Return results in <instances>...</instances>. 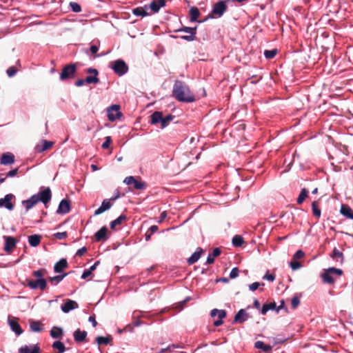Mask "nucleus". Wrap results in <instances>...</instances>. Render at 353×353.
I'll return each instance as SVG.
<instances>
[{"instance_id": "1", "label": "nucleus", "mask_w": 353, "mask_h": 353, "mask_svg": "<svg viewBox=\"0 0 353 353\" xmlns=\"http://www.w3.org/2000/svg\"><path fill=\"white\" fill-rule=\"evenodd\" d=\"M172 96L179 102L192 103L196 101L188 85L184 81L176 80L172 88Z\"/></svg>"}, {"instance_id": "2", "label": "nucleus", "mask_w": 353, "mask_h": 353, "mask_svg": "<svg viewBox=\"0 0 353 353\" xmlns=\"http://www.w3.org/2000/svg\"><path fill=\"white\" fill-rule=\"evenodd\" d=\"M343 271L336 268H329L324 269L323 272L321 274V277L324 283L333 284L336 279L341 276Z\"/></svg>"}, {"instance_id": "3", "label": "nucleus", "mask_w": 353, "mask_h": 353, "mask_svg": "<svg viewBox=\"0 0 353 353\" xmlns=\"http://www.w3.org/2000/svg\"><path fill=\"white\" fill-rule=\"evenodd\" d=\"M174 117L172 114H168L166 117H163L162 112L155 111L150 116L151 123L157 124L160 123L161 128H165L168 125L170 122L173 120Z\"/></svg>"}, {"instance_id": "4", "label": "nucleus", "mask_w": 353, "mask_h": 353, "mask_svg": "<svg viewBox=\"0 0 353 353\" xmlns=\"http://www.w3.org/2000/svg\"><path fill=\"white\" fill-rule=\"evenodd\" d=\"M226 1L221 0L217 3H214L212 10L210 14V17L216 18V17H221L225 11L228 9V6L226 5Z\"/></svg>"}, {"instance_id": "5", "label": "nucleus", "mask_w": 353, "mask_h": 353, "mask_svg": "<svg viewBox=\"0 0 353 353\" xmlns=\"http://www.w3.org/2000/svg\"><path fill=\"white\" fill-rule=\"evenodd\" d=\"M77 63H70L68 65H65L63 68L62 71L60 73V80L63 81L68 79L74 78L77 72Z\"/></svg>"}, {"instance_id": "6", "label": "nucleus", "mask_w": 353, "mask_h": 353, "mask_svg": "<svg viewBox=\"0 0 353 353\" xmlns=\"http://www.w3.org/2000/svg\"><path fill=\"white\" fill-rule=\"evenodd\" d=\"M110 67L113 70L115 74L119 76H123L128 71V66L122 59H117L110 63Z\"/></svg>"}, {"instance_id": "7", "label": "nucleus", "mask_w": 353, "mask_h": 353, "mask_svg": "<svg viewBox=\"0 0 353 353\" xmlns=\"http://www.w3.org/2000/svg\"><path fill=\"white\" fill-rule=\"evenodd\" d=\"M196 28H197L196 26L194 28L183 26L181 28L174 30V32H184L189 33L190 34L189 35L180 36V39H181L183 40L188 41H192L196 38L195 36L196 34Z\"/></svg>"}, {"instance_id": "8", "label": "nucleus", "mask_w": 353, "mask_h": 353, "mask_svg": "<svg viewBox=\"0 0 353 353\" xmlns=\"http://www.w3.org/2000/svg\"><path fill=\"white\" fill-rule=\"evenodd\" d=\"M227 312L225 310L213 309L210 312V316L212 318H214L217 316L218 319L214 321V325L219 327L223 323V319L225 318Z\"/></svg>"}, {"instance_id": "9", "label": "nucleus", "mask_w": 353, "mask_h": 353, "mask_svg": "<svg viewBox=\"0 0 353 353\" xmlns=\"http://www.w3.org/2000/svg\"><path fill=\"white\" fill-rule=\"evenodd\" d=\"M107 113L108 119L111 121H114L122 116V113L120 112V105L117 104L110 106L108 108Z\"/></svg>"}, {"instance_id": "10", "label": "nucleus", "mask_w": 353, "mask_h": 353, "mask_svg": "<svg viewBox=\"0 0 353 353\" xmlns=\"http://www.w3.org/2000/svg\"><path fill=\"white\" fill-rule=\"evenodd\" d=\"M26 285L32 290L39 288L41 290H44L47 286V281L46 279H37L34 281L26 279Z\"/></svg>"}, {"instance_id": "11", "label": "nucleus", "mask_w": 353, "mask_h": 353, "mask_svg": "<svg viewBox=\"0 0 353 353\" xmlns=\"http://www.w3.org/2000/svg\"><path fill=\"white\" fill-rule=\"evenodd\" d=\"M34 195H37L39 202L41 201L45 205H46L51 200L52 197V193L50 188H46L43 190L39 191L37 194H35Z\"/></svg>"}, {"instance_id": "12", "label": "nucleus", "mask_w": 353, "mask_h": 353, "mask_svg": "<svg viewBox=\"0 0 353 353\" xmlns=\"http://www.w3.org/2000/svg\"><path fill=\"white\" fill-rule=\"evenodd\" d=\"M250 318L249 314L246 312V309H241L235 314L233 323H243Z\"/></svg>"}, {"instance_id": "13", "label": "nucleus", "mask_w": 353, "mask_h": 353, "mask_svg": "<svg viewBox=\"0 0 353 353\" xmlns=\"http://www.w3.org/2000/svg\"><path fill=\"white\" fill-rule=\"evenodd\" d=\"M14 198L12 194H8L3 198L0 199V207H4L8 210H12L14 208V205L11 201Z\"/></svg>"}, {"instance_id": "14", "label": "nucleus", "mask_w": 353, "mask_h": 353, "mask_svg": "<svg viewBox=\"0 0 353 353\" xmlns=\"http://www.w3.org/2000/svg\"><path fill=\"white\" fill-rule=\"evenodd\" d=\"M18 353H41V349L38 344L21 346Z\"/></svg>"}, {"instance_id": "15", "label": "nucleus", "mask_w": 353, "mask_h": 353, "mask_svg": "<svg viewBox=\"0 0 353 353\" xmlns=\"http://www.w3.org/2000/svg\"><path fill=\"white\" fill-rule=\"evenodd\" d=\"M78 307V303L75 301L71 299H67L61 307L62 312L64 313H68L71 310L77 309Z\"/></svg>"}, {"instance_id": "16", "label": "nucleus", "mask_w": 353, "mask_h": 353, "mask_svg": "<svg viewBox=\"0 0 353 353\" xmlns=\"http://www.w3.org/2000/svg\"><path fill=\"white\" fill-rule=\"evenodd\" d=\"M70 210V202L68 199H63L59 203L57 213L59 214H67Z\"/></svg>"}, {"instance_id": "17", "label": "nucleus", "mask_w": 353, "mask_h": 353, "mask_svg": "<svg viewBox=\"0 0 353 353\" xmlns=\"http://www.w3.org/2000/svg\"><path fill=\"white\" fill-rule=\"evenodd\" d=\"M8 323L10 325V329L12 332H14L17 336L20 335L23 332V330L21 329L20 325L17 322V319L8 318Z\"/></svg>"}, {"instance_id": "18", "label": "nucleus", "mask_w": 353, "mask_h": 353, "mask_svg": "<svg viewBox=\"0 0 353 353\" xmlns=\"http://www.w3.org/2000/svg\"><path fill=\"white\" fill-rule=\"evenodd\" d=\"M99 82V79L96 77H86L85 79H79L75 82V85L77 87H81L85 83L88 84L90 83H98Z\"/></svg>"}, {"instance_id": "19", "label": "nucleus", "mask_w": 353, "mask_h": 353, "mask_svg": "<svg viewBox=\"0 0 353 353\" xmlns=\"http://www.w3.org/2000/svg\"><path fill=\"white\" fill-rule=\"evenodd\" d=\"M38 202L39 199H37V195L34 194L28 199L23 201L22 205L28 211L33 208L37 203H38Z\"/></svg>"}, {"instance_id": "20", "label": "nucleus", "mask_w": 353, "mask_h": 353, "mask_svg": "<svg viewBox=\"0 0 353 353\" xmlns=\"http://www.w3.org/2000/svg\"><path fill=\"white\" fill-rule=\"evenodd\" d=\"M166 3V0H152L149 7L154 13H157L159 10L164 7Z\"/></svg>"}, {"instance_id": "21", "label": "nucleus", "mask_w": 353, "mask_h": 353, "mask_svg": "<svg viewBox=\"0 0 353 353\" xmlns=\"http://www.w3.org/2000/svg\"><path fill=\"white\" fill-rule=\"evenodd\" d=\"M14 162V156L10 152L3 153L1 157L0 163L4 165H12Z\"/></svg>"}, {"instance_id": "22", "label": "nucleus", "mask_w": 353, "mask_h": 353, "mask_svg": "<svg viewBox=\"0 0 353 353\" xmlns=\"http://www.w3.org/2000/svg\"><path fill=\"white\" fill-rule=\"evenodd\" d=\"M107 231L108 229L105 226L102 227L99 230H98L94 234L96 241L99 242L106 241L108 239L107 236Z\"/></svg>"}, {"instance_id": "23", "label": "nucleus", "mask_w": 353, "mask_h": 353, "mask_svg": "<svg viewBox=\"0 0 353 353\" xmlns=\"http://www.w3.org/2000/svg\"><path fill=\"white\" fill-rule=\"evenodd\" d=\"M6 239L4 250L7 252H10L16 246L17 241L12 236H4Z\"/></svg>"}, {"instance_id": "24", "label": "nucleus", "mask_w": 353, "mask_h": 353, "mask_svg": "<svg viewBox=\"0 0 353 353\" xmlns=\"http://www.w3.org/2000/svg\"><path fill=\"white\" fill-rule=\"evenodd\" d=\"M53 145V142L47 141V140H42L41 144H37L35 146V151L37 152L41 153L43 152L48 149H50Z\"/></svg>"}, {"instance_id": "25", "label": "nucleus", "mask_w": 353, "mask_h": 353, "mask_svg": "<svg viewBox=\"0 0 353 353\" xmlns=\"http://www.w3.org/2000/svg\"><path fill=\"white\" fill-rule=\"evenodd\" d=\"M68 266V261L65 259H61L54 265V271L56 273H61L64 269Z\"/></svg>"}, {"instance_id": "26", "label": "nucleus", "mask_w": 353, "mask_h": 353, "mask_svg": "<svg viewBox=\"0 0 353 353\" xmlns=\"http://www.w3.org/2000/svg\"><path fill=\"white\" fill-rule=\"evenodd\" d=\"M73 336L76 342L81 343L85 340L87 336V332L85 330L81 331L80 329H77L74 332Z\"/></svg>"}, {"instance_id": "27", "label": "nucleus", "mask_w": 353, "mask_h": 353, "mask_svg": "<svg viewBox=\"0 0 353 353\" xmlns=\"http://www.w3.org/2000/svg\"><path fill=\"white\" fill-rule=\"evenodd\" d=\"M112 206V203L110 200L105 199L103 201L101 206L97 209L94 212V215H99L104 212L105 211L109 210Z\"/></svg>"}, {"instance_id": "28", "label": "nucleus", "mask_w": 353, "mask_h": 353, "mask_svg": "<svg viewBox=\"0 0 353 353\" xmlns=\"http://www.w3.org/2000/svg\"><path fill=\"white\" fill-rule=\"evenodd\" d=\"M269 310L275 311L276 312V303L274 301L264 303L261 309V314L265 315Z\"/></svg>"}, {"instance_id": "29", "label": "nucleus", "mask_w": 353, "mask_h": 353, "mask_svg": "<svg viewBox=\"0 0 353 353\" xmlns=\"http://www.w3.org/2000/svg\"><path fill=\"white\" fill-rule=\"evenodd\" d=\"M203 250L201 248H198L196 250L188 259L187 262L188 264H194L196 263L201 256Z\"/></svg>"}, {"instance_id": "30", "label": "nucleus", "mask_w": 353, "mask_h": 353, "mask_svg": "<svg viewBox=\"0 0 353 353\" xmlns=\"http://www.w3.org/2000/svg\"><path fill=\"white\" fill-rule=\"evenodd\" d=\"M63 335V329L60 327L54 326L50 330V336L53 339H61Z\"/></svg>"}, {"instance_id": "31", "label": "nucleus", "mask_w": 353, "mask_h": 353, "mask_svg": "<svg viewBox=\"0 0 353 353\" xmlns=\"http://www.w3.org/2000/svg\"><path fill=\"white\" fill-rule=\"evenodd\" d=\"M331 258L336 261L342 263L343 261V254L336 248L333 249L332 253L330 254Z\"/></svg>"}, {"instance_id": "32", "label": "nucleus", "mask_w": 353, "mask_h": 353, "mask_svg": "<svg viewBox=\"0 0 353 353\" xmlns=\"http://www.w3.org/2000/svg\"><path fill=\"white\" fill-rule=\"evenodd\" d=\"M341 213L346 218L353 219V211L349 206L342 205L341 207Z\"/></svg>"}, {"instance_id": "33", "label": "nucleus", "mask_w": 353, "mask_h": 353, "mask_svg": "<svg viewBox=\"0 0 353 353\" xmlns=\"http://www.w3.org/2000/svg\"><path fill=\"white\" fill-rule=\"evenodd\" d=\"M68 273H63V274L57 275L49 278V282L52 285L56 286L58 285Z\"/></svg>"}, {"instance_id": "34", "label": "nucleus", "mask_w": 353, "mask_h": 353, "mask_svg": "<svg viewBox=\"0 0 353 353\" xmlns=\"http://www.w3.org/2000/svg\"><path fill=\"white\" fill-rule=\"evenodd\" d=\"M190 21L191 22L198 21V18L200 15V12L196 7H192L190 9Z\"/></svg>"}, {"instance_id": "35", "label": "nucleus", "mask_w": 353, "mask_h": 353, "mask_svg": "<svg viewBox=\"0 0 353 353\" xmlns=\"http://www.w3.org/2000/svg\"><path fill=\"white\" fill-rule=\"evenodd\" d=\"M254 347L256 349H261L264 352H270L272 349V345H265L263 341H258L255 342Z\"/></svg>"}, {"instance_id": "36", "label": "nucleus", "mask_w": 353, "mask_h": 353, "mask_svg": "<svg viewBox=\"0 0 353 353\" xmlns=\"http://www.w3.org/2000/svg\"><path fill=\"white\" fill-rule=\"evenodd\" d=\"M41 242V236L33 234L28 236V243L32 247H37Z\"/></svg>"}, {"instance_id": "37", "label": "nucleus", "mask_w": 353, "mask_h": 353, "mask_svg": "<svg viewBox=\"0 0 353 353\" xmlns=\"http://www.w3.org/2000/svg\"><path fill=\"white\" fill-rule=\"evenodd\" d=\"M127 219V216L125 214H121L118 218L115 220L111 221L110 223V228L114 230L116 225H121L124 221Z\"/></svg>"}, {"instance_id": "38", "label": "nucleus", "mask_w": 353, "mask_h": 353, "mask_svg": "<svg viewBox=\"0 0 353 353\" xmlns=\"http://www.w3.org/2000/svg\"><path fill=\"white\" fill-rule=\"evenodd\" d=\"M30 327L31 331L34 332H39L42 330V325L39 321H31L30 322Z\"/></svg>"}, {"instance_id": "39", "label": "nucleus", "mask_w": 353, "mask_h": 353, "mask_svg": "<svg viewBox=\"0 0 353 353\" xmlns=\"http://www.w3.org/2000/svg\"><path fill=\"white\" fill-rule=\"evenodd\" d=\"M52 347L53 349L57 350L59 353H63L65 351V345L60 341H54L52 343Z\"/></svg>"}, {"instance_id": "40", "label": "nucleus", "mask_w": 353, "mask_h": 353, "mask_svg": "<svg viewBox=\"0 0 353 353\" xmlns=\"http://www.w3.org/2000/svg\"><path fill=\"white\" fill-rule=\"evenodd\" d=\"M243 242H244L243 238L240 235H235L232 238V245L235 247L241 246L243 245Z\"/></svg>"}, {"instance_id": "41", "label": "nucleus", "mask_w": 353, "mask_h": 353, "mask_svg": "<svg viewBox=\"0 0 353 353\" xmlns=\"http://www.w3.org/2000/svg\"><path fill=\"white\" fill-rule=\"evenodd\" d=\"M132 13L135 16L142 17L148 15L147 12L143 8H141V7L134 8L132 10Z\"/></svg>"}, {"instance_id": "42", "label": "nucleus", "mask_w": 353, "mask_h": 353, "mask_svg": "<svg viewBox=\"0 0 353 353\" xmlns=\"http://www.w3.org/2000/svg\"><path fill=\"white\" fill-rule=\"evenodd\" d=\"M308 192L306 188H303L297 198V203L301 204L307 196Z\"/></svg>"}, {"instance_id": "43", "label": "nucleus", "mask_w": 353, "mask_h": 353, "mask_svg": "<svg viewBox=\"0 0 353 353\" xmlns=\"http://www.w3.org/2000/svg\"><path fill=\"white\" fill-rule=\"evenodd\" d=\"M278 50L276 49L266 50L264 51V56L268 59H273L277 54Z\"/></svg>"}, {"instance_id": "44", "label": "nucleus", "mask_w": 353, "mask_h": 353, "mask_svg": "<svg viewBox=\"0 0 353 353\" xmlns=\"http://www.w3.org/2000/svg\"><path fill=\"white\" fill-rule=\"evenodd\" d=\"M312 209L314 216L317 218H319L321 216V212L320 208L317 206L316 201L312 202Z\"/></svg>"}, {"instance_id": "45", "label": "nucleus", "mask_w": 353, "mask_h": 353, "mask_svg": "<svg viewBox=\"0 0 353 353\" xmlns=\"http://www.w3.org/2000/svg\"><path fill=\"white\" fill-rule=\"evenodd\" d=\"M134 188L137 190H143L145 188L146 185L145 183L141 181H138L135 179L134 183Z\"/></svg>"}, {"instance_id": "46", "label": "nucleus", "mask_w": 353, "mask_h": 353, "mask_svg": "<svg viewBox=\"0 0 353 353\" xmlns=\"http://www.w3.org/2000/svg\"><path fill=\"white\" fill-rule=\"evenodd\" d=\"M96 341L99 345H107L110 342V339L109 337L98 336Z\"/></svg>"}, {"instance_id": "47", "label": "nucleus", "mask_w": 353, "mask_h": 353, "mask_svg": "<svg viewBox=\"0 0 353 353\" xmlns=\"http://www.w3.org/2000/svg\"><path fill=\"white\" fill-rule=\"evenodd\" d=\"M46 272L45 269H40L35 270L32 272V275L37 278V279H45L43 278V273Z\"/></svg>"}, {"instance_id": "48", "label": "nucleus", "mask_w": 353, "mask_h": 353, "mask_svg": "<svg viewBox=\"0 0 353 353\" xmlns=\"http://www.w3.org/2000/svg\"><path fill=\"white\" fill-rule=\"evenodd\" d=\"M70 6L72 10L74 12H79L81 11V6L76 2H71L70 3Z\"/></svg>"}, {"instance_id": "49", "label": "nucleus", "mask_w": 353, "mask_h": 353, "mask_svg": "<svg viewBox=\"0 0 353 353\" xmlns=\"http://www.w3.org/2000/svg\"><path fill=\"white\" fill-rule=\"evenodd\" d=\"M290 265L293 270H296L301 268V264L300 263V262L294 259L290 263Z\"/></svg>"}, {"instance_id": "50", "label": "nucleus", "mask_w": 353, "mask_h": 353, "mask_svg": "<svg viewBox=\"0 0 353 353\" xmlns=\"http://www.w3.org/2000/svg\"><path fill=\"white\" fill-rule=\"evenodd\" d=\"M112 143V139L110 137L108 136L105 138V141L103 143L101 147L103 149H108L110 147V143Z\"/></svg>"}, {"instance_id": "51", "label": "nucleus", "mask_w": 353, "mask_h": 353, "mask_svg": "<svg viewBox=\"0 0 353 353\" xmlns=\"http://www.w3.org/2000/svg\"><path fill=\"white\" fill-rule=\"evenodd\" d=\"M305 256V253L301 250H297L295 254L293 255L294 260H298L302 259Z\"/></svg>"}, {"instance_id": "52", "label": "nucleus", "mask_w": 353, "mask_h": 353, "mask_svg": "<svg viewBox=\"0 0 353 353\" xmlns=\"http://www.w3.org/2000/svg\"><path fill=\"white\" fill-rule=\"evenodd\" d=\"M239 270L238 268H233L230 273V278L232 279L236 278L239 276Z\"/></svg>"}, {"instance_id": "53", "label": "nucleus", "mask_w": 353, "mask_h": 353, "mask_svg": "<svg viewBox=\"0 0 353 353\" xmlns=\"http://www.w3.org/2000/svg\"><path fill=\"white\" fill-rule=\"evenodd\" d=\"M53 236L57 239H63L68 236V233L66 232H57L53 234Z\"/></svg>"}, {"instance_id": "54", "label": "nucleus", "mask_w": 353, "mask_h": 353, "mask_svg": "<svg viewBox=\"0 0 353 353\" xmlns=\"http://www.w3.org/2000/svg\"><path fill=\"white\" fill-rule=\"evenodd\" d=\"M17 72V69L14 66L10 67L7 70L6 73L9 77H14Z\"/></svg>"}, {"instance_id": "55", "label": "nucleus", "mask_w": 353, "mask_h": 353, "mask_svg": "<svg viewBox=\"0 0 353 353\" xmlns=\"http://www.w3.org/2000/svg\"><path fill=\"white\" fill-rule=\"evenodd\" d=\"M260 285H264V283H260L259 282H254L252 284L249 285V289L251 291L256 290Z\"/></svg>"}, {"instance_id": "56", "label": "nucleus", "mask_w": 353, "mask_h": 353, "mask_svg": "<svg viewBox=\"0 0 353 353\" xmlns=\"http://www.w3.org/2000/svg\"><path fill=\"white\" fill-rule=\"evenodd\" d=\"M300 303V300L297 296H294L291 301L292 307L295 309L298 307Z\"/></svg>"}, {"instance_id": "57", "label": "nucleus", "mask_w": 353, "mask_h": 353, "mask_svg": "<svg viewBox=\"0 0 353 353\" xmlns=\"http://www.w3.org/2000/svg\"><path fill=\"white\" fill-rule=\"evenodd\" d=\"M281 310H285L286 312L288 311V308L285 305V301L281 300L280 301V305L276 306V313H279Z\"/></svg>"}, {"instance_id": "58", "label": "nucleus", "mask_w": 353, "mask_h": 353, "mask_svg": "<svg viewBox=\"0 0 353 353\" xmlns=\"http://www.w3.org/2000/svg\"><path fill=\"white\" fill-rule=\"evenodd\" d=\"M18 172H19V168H15V169L11 170L6 174V176L7 177H14L18 174Z\"/></svg>"}, {"instance_id": "59", "label": "nucleus", "mask_w": 353, "mask_h": 353, "mask_svg": "<svg viewBox=\"0 0 353 353\" xmlns=\"http://www.w3.org/2000/svg\"><path fill=\"white\" fill-rule=\"evenodd\" d=\"M86 72H87V73H88V74H93V76H92V77H98L99 72H98V70H97V69H95V68H89L88 69H87Z\"/></svg>"}, {"instance_id": "60", "label": "nucleus", "mask_w": 353, "mask_h": 353, "mask_svg": "<svg viewBox=\"0 0 353 353\" xmlns=\"http://www.w3.org/2000/svg\"><path fill=\"white\" fill-rule=\"evenodd\" d=\"M134 180H135V178L134 176H130L125 177L123 182L125 183L127 185H132V184H133Z\"/></svg>"}, {"instance_id": "61", "label": "nucleus", "mask_w": 353, "mask_h": 353, "mask_svg": "<svg viewBox=\"0 0 353 353\" xmlns=\"http://www.w3.org/2000/svg\"><path fill=\"white\" fill-rule=\"evenodd\" d=\"M263 279H265V280H267V281L272 282L275 279V276L274 274H265L263 276Z\"/></svg>"}, {"instance_id": "62", "label": "nucleus", "mask_w": 353, "mask_h": 353, "mask_svg": "<svg viewBox=\"0 0 353 353\" xmlns=\"http://www.w3.org/2000/svg\"><path fill=\"white\" fill-rule=\"evenodd\" d=\"M92 274V272H90V270H89L88 269L87 270H85L83 272V274H81V279H87L88 277H89L90 275Z\"/></svg>"}, {"instance_id": "63", "label": "nucleus", "mask_w": 353, "mask_h": 353, "mask_svg": "<svg viewBox=\"0 0 353 353\" xmlns=\"http://www.w3.org/2000/svg\"><path fill=\"white\" fill-rule=\"evenodd\" d=\"M86 252H87V248L85 247H83L77 251L76 255L81 256L83 255Z\"/></svg>"}, {"instance_id": "64", "label": "nucleus", "mask_w": 353, "mask_h": 353, "mask_svg": "<svg viewBox=\"0 0 353 353\" xmlns=\"http://www.w3.org/2000/svg\"><path fill=\"white\" fill-rule=\"evenodd\" d=\"M210 254L215 258L220 255L221 250L219 248H215L213 249L212 252Z\"/></svg>"}]
</instances>
